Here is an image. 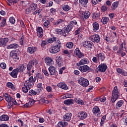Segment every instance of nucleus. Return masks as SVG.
<instances>
[{
    "mask_svg": "<svg viewBox=\"0 0 127 127\" xmlns=\"http://www.w3.org/2000/svg\"><path fill=\"white\" fill-rule=\"evenodd\" d=\"M73 46H74V44L72 42H69L66 44V47L68 49H72L73 48Z\"/></svg>",
    "mask_w": 127,
    "mask_h": 127,
    "instance_id": "09e8293b",
    "label": "nucleus"
},
{
    "mask_svg": "<svg viewBox=\"0 0 127 127\" xmlns=\"http://www.w3.org/2000/svg\"><path fill=\"white\" fill-rule=\"evenodd\" d=\"M41 101L42 102V103H44V104H49L50 103V101L48 100H46L44 98H42L41 99Z\"/></svg>",
    "mask_w": 127,
    "mask_h": 127,
    "instance_id": "680f3d73",
    "label": "nucleus"
},
{
    "mask_svg": "<svg viewBox=\"0 0 127 127\" xmlns=\"http://www.w3.org/2000/svg\"><path fill=\"white\" fill-rule=\"evenodd\" d=\"M73 99H67L64 101V103L67 106H70V105H73Z\"/></svg>",
    "mask_w": 127,
    "mask_h": 127,
    "instance_id": "c9c22d12",
    "label": "nucleus"
},
{
    "mask_svg": "<svg viewBox=\"0 0 127 127\" xmlns=\"http://www.w3.org/2000/svg\"><path fill=\"white\" fill-rule=\"evenodd\" d=\"M120 95V90L118 89V87H114L112 91V97L111 98V101L113 103H115L116 101L119 99Z\"/></svg>",
    "mask_w": 127,
    "mask_h": 127,
    "instance_id": "f03ea898",
    "label": "nucleus"
},
{
    "mask_svg": "<svg viewBox=\"0 0 127 127\" xmlns=\"http://www.w3.org/2000/svg\"><path fill=\"white\" fill-rule=\"evenodd\" d=\"M124 103H125V102L124 101V100H120V101H119L117 103V104H116V105L115 106L116 108L117 109H120V108H121V107H122V106H123V105H124Z\"/></svg>",
    "mask_w": 127,
    "mask_h": 127,
    "instance_id": "f704fd0d",
    "label": "nucleus"
},
{
    "mask_svg": "<svg viewBox=\"0 0 127 127\" xmlns=\"http://www.w3.org/2000/svg\"><path fill=\"white\" fill-rule=\"evenodd\" d=\"M88 116V114L86 113V112L81 111L79 112V113L78 114L77 118L79 120H85L86 118H87Z\"/></svg>",
    "mask_w": 127,
    "mask_h": 127,
    "instance_id": "1a4fd4ad",
    "label": "nucleus"
},
{
    "mask_svg": "<svg viewBox=\"0 0 127 127\" xmlns=\"http://www.w3.org/2000/svg\"><path fill=\"white\" fill-rule=\"evenodd\" d=\"M92 25L94 32H97V31L99 30V23H98L97 22H94Z\"/></svg>",
    "mask_w": 127,
    "mask_h": 127,
    "instance_id": "c756f323",
    "label": "nucleus"
},
{
    "mask_svg": "<svg viewBox=\"0 0 127 127\" xmlns=\"http://www.w3.org/2000/svg\"><path fill=\"white\" fill-rule=\"evenodd\" d=\"M19 46L18 44L13 43L7 46L6 48L7 49H16V48H18Z\"/></svg>",
    "mask_w": 127,
    "mask_h": 127,
    "instance_id": "4be33fe9",
    "label": "nucleus"
},
{
    "mask_svg": "<svg viewBox=\"0 0 127 127\" xmlns=\"http://www.w3.org/2000/svg\"><path fill=\"white\" fill-rule=\"evenodd\" d=\"M78 84L82 87L86 88V87H88L90 83L89 82V80L88 79L83 77H80L78 80Z\"/></svg>",
    "mask_w": 127,
    "mask_h": 127,
    "instance_id": "39448f33",
    "label": "nucleus"
},
{
    "mask_svg": "<svg viewBox=\"0 0 127 127\" xmlns=\"http://www.w3.org/2000/svg\"><path fill=\"white\" fill-rule=\"evenodd\" d=\"M9 21H10V23H12L13 24L15 23V19L13 17H10L9 18Z\"/></svg>",
    "mask_w": 127,
    "mask_h": 127,
    "instance_id": "e2e57ef3",
    "label": "nucleus"
},
{
    "mask_svg": "<svg viewBox=\"0 0 127 127\" xmlns=\"http://www.w3.org/2000/svg\"><path fill=\"white\" fill-rule=\"evenodd\" d=\"M55 46L51 47L49 49L50 53H52L53 54L58 53V52L60 51V49L62 45V43L60 42V40L59 39H57V40L55 42Z\"/></svg>",
    "mask_w": 127,
    "mask_h": 127,
    "instance_id": "f257e3e1",
    "label": "nucleus"
},
{
    "mask_svg": "<svg viewBox=\"0 0 127 127\" xmlns=\"http://www.w3.org/2000/svg\"><path fill=\"white\" fill-rule=\"evenodd\" d=\"M75 103H77L78 105H84V101L80 98H76L74 99Z\"/></svg>",
    "mask_w": 127,
    "mask_h": 127,
    "instance_id": "37998d69",
    "label": "nucleus"
},
{
    "mask_svg": "<svg viewBox=\"0 0 127 127\" xmlns=\"http://www.w3.org/2000/svg\"><path fill=\"white\" fill-rule=\"evenodd\" d=\"M90 61L87 58L81 59L79 63H77V66H81V65H85V64H89Z\"/></svg>",
    "mask_w": 127,
    "mask_h": 127,
    "instance_id": "2eb2a0df",
    "label": "nucleus"
},
{
    "mask_svg": "<svg viewBox=\"0 0 127 127\" xmlns=\"http://www.w3.org/2000/svg\"><path fill=\"white\" fill-rule=\"evenodd\" d=\"M97 57L99 60H101V61H104L105 60L106 57H105V55L103 54H99L97 55Z\"/></svg>",
    "mask_w": 127,
    "mask_h": 127,
    "instance_id": "49530a36",
    "label": "nucleus"
},
{
    "mask_svg": "<svg viewBox=\"0 0 127 127\" xmlns=\"http://www.w3.org/2000/svg\"><path fill=\"white\" fill-rule=\"evenodd\" d=\"M72 28H73V27L71 26L69 24L67 26V27H66L65 29H64V30H65V31L66 32V33H69V32H70V31H71V30H72Z\"/></svg>",
    "mask_w": 127,
    "mask_h": 127,
    "instance_id": "3c124183",
    "label": "nucleus"
},
{
    "mask_svg": "<svg viewBox=\"0 0 127 127\" xmlns=\"http://www.w3.org/2000/svg\"><path fill=\"white\" fill-rule=\"evenodd\" d=\"M57 39H58L56 37H53L49 39V40H48V42L49 43H52L53 42H54V41H55V42H56V41H57Z\"/></svg>",
    "mask_w": 127,
    "mask_h": 127,
    "instance_id": "5fc2aeb1",
    "label": "nucleus"
},
{
    "mask_svg": "<svg viewBox=\"0 0 127 127\" xmlns=\"http://www.w3.org/2000/svg\"><path fill=\"white\" fill-rule=\"evenodd\" d=\"M0 66L1 69H6V64L4 63H1L0 64Z\"/></svg>",
    "mask_w": 127,
    "mask_h": 127,
    "instance_id": "0e129e2a",
    "label": "nucleus"
},
{
    "mask_svg": "<svg viewBox=\"0 0 127 127\" xmlns=\"http://www.w3.org/2000/svg\"><path fill=\"white\" fill-rule=\"evenodd\" d=\"M83 45L84 47H85V48L92 49V47H93V42L90 41H85L83 42Z\"/></svg>",
    "mask_w": 127,
    "mask_h": 127,
    "instance_id": "dca6fc26",
    "label": "nucleus"
},
{
    "mask_svg": "<svg viewBox=\"0 0 127 127\" xmlns=\"http://www.w3.org/2000/svg\"><path fill=\"white\" fill-rule=\"evenodd\" d=\"M7 1L8 5H9V6H11L12 5H14L18 2V0H7Z\"/></svg>",
    "mask_w": 127,
    "mask_h": 127,
    "instance_id": "c85d7f7f",
    "label": "nucleus"
},
{
    "mask_svg": "<svg viewBox=\"0 0 127 127\" xmlns=\"http://www.w3.org/2000/svg\"><path fill=\"white\" fill-rule=\"evenodd\" d=\"M124 124L125 126H127V116L123 118Z\"/></svg>",
    "mask_w": 127,
    "mask_h": 127,
    "instance_id": "774afa93",
    "label": "nucleus"
},
{
    "mask_svg": "<svg viewBox=\"0 0 127 127\" xmlns=\"http://www.w3.org/2000/svg\"><path fill=\"white\" fill-rule=\"evenodd\" d=\"M37 9V4L32 3L30 4L29 7L25 9V12L26 14H29V13L33 12V11H35Z\"/></svg>",
    "mask_w": 127,
    "mask_h": 127,
    "instance_id": "20e7f679",
    "label": "nucleus"
},
{
    "mask_svg": "<svg viewBox=\"0 0 127 127\" xmlns=\"http://www.w3.org/2000/svg\"><path fill=\"white\" fill-rule=\"evenodd\" d=\"M64 121L66 122H70L71 121V118H72V114L71 113H66L64 116Z\"/></svg>",
    "mask_w": 127,
    "mask_h": 127,
    "instance_id": "aec40b11",
    "label": "nucleus"
},
{
    "mask_svg": "<svg viewBox=\"0 0 127 127\" xmlns=\"http://www.w3.org/2000/svg\"><path fill=\"white\" fill-rule=\"evenodd\" d=\"M36 77L38 79H40V80H44V76L40 73H38L36 74Z\"/></svg>",
    "mask_w": 127,
    "mask_h": 127,
    "instance_id": "6e6d98bb",
    "label": "nucleus"
},
{
    "mask_svg": "<svg viewBox=\"0 0 127 127\" xmlns=\"http://www.w3.org/2000/svg\"><path fill=\"white\" fill-rule=\"evenodd\" d=\"M56 62L59 66H61L62 65H63V62H62V57L61 56H58L56 58Z\"/></svg>",
    "mask_w": 127,
    "mask_h": 127,
    "instance_id": "b1692460",
    "label": "nucleus"
},
{
    "mask_svg": "<svg viewBox=\"0 0 127 127\" xmlns=\"http://www.w3.org/2000/svg\"><path fill=\"white\" fill-rule=\"evenodd\" d=\"M37 36L39 37H42L43 36V29L41 27H38L37 28Z\"/></svg>",
    "mask_w": 127,
    "mask_h": 127,
    "instance_id": "5701e85b",
    "label": "nucleus"
},
{
    "mask_svg": "<svg viewBox=\"0 0 127 127\" xmlns=\"http://www.w3.org/2000/svg\"><path fill=\"white\" fill-rule=\"evenodd\" d=\"M9 117L6 115H2L0 117V122H3L8 121Z\"/></svg>",
    "mask_w": 127,
    "mask_h": 127,
    "instance_id": "473e14b6",
    "label": "nucleus"
},
{
    "mask_svg": "<svg viewBox=\"0 0 127 127\" xmlns=\"http://www.w3.org/2000/svg\"><path fill=\"white\" fill-rule=\"evenodd\" d=\"M98 72H106V70H107L108 66L105 64H101L98 66Z\"/></svg>",
    "mask_w": 127,
    "mask_h": 127,
    "instance_id": "9b49d317",
    "label": "nucleus"
},
{
    "mask_svg": "<svg viewBox=\"0 0 127 127\" xmlns=\"http://www.w3.org/2000/svg\"><path fill=\"white\" fill-rule=\"evenodd\" d=\"M82 31V28H78L75 32L74 34L75 35H78Z\"/></svg>",
    "mask_w": 127,
    "mask_h": 127,
    "instance_id": "bf43d9fd",
    "label": "nucleus"
},
{
    "mask_svg": "<svg viewBox=\"0 0 127 127\" xmlns=\"http://www.w3.org/2000/svg\"><path fill=\"white\" fill-rule=\"evenodd\" d=\"M6 86H7V88L11 89V90H13V91H15V86H14L13 84H12L11 82H7L6 84Z\"/></svg>",
    "mask_w": 127,
    "mask_h": 127,
    "instance_id": "72a5a7b5",
    "label": "nucleus"
},
{
    "mask_svg": "<svg viewBox=\"0 0 127 127\" xmlns=\"http://www.w3.org/2000/svg\"><path fill=\"white\" fill-rule=\"evenodd\" d=\"M3 96L5 98V100L6 102H7V103L12 102L13 103V104H14V105H16V104H17V103H16V100L11 97V96L9 94L6 93H3Z\"/></svg>",
    "mask_w": 127,
    "mask_h": 127,
    "instance_id": "423d86ee",
    "label": "nucleus"
},
{
    "mask_svg": "<svg viewBox=\"0 0 127 127\" xmlns=\"http://www.w3.org/2000/svg\"><path fill=\"white\" fill-rule=\"evenodd\" d=\"M88 2H89L88 0H79V3H80L82 6H86Z\"/></svg>",
    "mask_w": 127,
    "mask_h": 127,
    "instance_id": "a18cd8bd",
    "label": "nucleus"
},
{
    "mask_svg": "<svg viewBox=\"0 0 127 127\" xmlns=\"http://www.w3.org/2000/svg\"><path fill=\"white\" fill-rule=\"evenodd\" d=\"M18 123L20 126V127H28L27 126L23 125V121L20 119L18 120Z\"/></svg>",
    "mask_w": 127,
    "mask_h": 127,
    "instance_id": "864d4df0",
    "label": "nucleus"
},
{
    "mask_svg": "<svg viewBox=\"0 0 127 127\" xmlns=\"http://www.w3.org/2000/svg\"><path fill=\"white\" fill-rule=\"evenodd\" d=\"M106 10H108V7H107V6L105 5H103L101 7V11L102 12H105V11H106Z\"/></svg>",
    "mask_w": 127,
    "mask_h": 127,
    "instance_id": "052dcab7",
    "label": "nucleus"
},
{
    "mask_svg": "<svg viewBox=\"0 0 127 127\" xmlns=\"http://www.w3.org/2000/svg\"><path fill=\"white\" fill-rule=\"evenodd\" d=\"M36 81V77L31 76L29 78V80L26 81L28 83H34Z\"/></svg>",
    "mask_w": 127,
    "mask_h": 127,
    "instance_id": "de8ad7c7",
    "label": "nucleus"
},
{
    "mask_svg": "<svg viewBox=\"0 0 127 127\" xmlns=\"http://www.w3.org/2000/svg\"><path fill=\"white\" fill-rule=\"evenodd\" d=\"M36 51H37V48L35 47H29L27 48V52L30 54H33Z\"/></svg>",
    "mask_w": 127,
    "mask_h": 127,
    "instance_id": "412c9836",
    "label": "nucleus"
},
{
    "mask_svg": "<svg viewBox=\"0 0 127 127\" xmlns=\"http://www.w3.org/2000/svg\"><path fill=\"white\" fill-rule=\"evenodd\" d=\"M57 86L58 87H59V88H61L64 90H68V86H67V85H66L65 83L61 82L60 83H58L57 84Z\"/></svg>",
    "mask_w": 127,
    "mask_h": 127,
    "instance_id": "a878e982",
    "label": "nucleus"
},
{
    "mask_svg": "<svg viewBox=\"0 0 127 127\" xmlns=\"http://www.w3.org/2000/svg\"><path fill=\"white\" fill-rule=\"evenodd\" d=\"M37 87L38 88L36 90L38 93H40L42 92V91L43 90V87L42 86V83H38L37 85Z\"/></svg>",
    "mask_w": 127,
    "mask_h": 127,
    "instance_id": "4c0bfd02",
    "label": "nucleus"
},
{
    "mask_svg": "<svg viewBox=\"0 0 127 127\" xmlns=\"http://www.w3.org/2000/svg\"><path fill=\"white\" fill-rule=\"evenodd\" d=\"M58 127H65L68 126V123L66 121H59L57 124Z\"/></svg>",
    "mask_w": 127,
    "mask_h": 127,
    "instance_id": "393cba45",
    "label": "nucleus"
},
{
    "mask_svg": "<svg viewBox=\"0 0 127 127\" xmlns=\"http://www.w3.org/2000/svg\"><path fill=\"white\" fill-rule=\"evenodd\" d=\"M31 89V83L26 81L22 85V90L24 93H27Z\"/></svg>",
    "mask_w": 127,
    "mask_h": 127,
    "instance_id": "0eeeda50",
    "label": "nucleus"
},
{
    "mask_svg": "<svg viewBox=\"0 0 127 127\" xmlns=\"http://www.w3.org/2000/svg\"><path fill=\"white\" fill-rule=\"evenodd\" d=\"M92 113H93L95 116L96 117H100L101 116V110L98 106H95L92 109Z\"/></svg>",
    "mask_w": 127,
    "mask_h": 127,
    "instance_id": "f8f14e48",
    "label": "nucleus"
},
{
    "mask_svg": "<svg viewBox=\"0 0 127 127\" xmlns=\"http://www.w3.org/2000/svg\"><path fill=\"white\" fill-rule=\"evenodd\" d=\"M56 32H57V34L59 35H61V34H62V30L61 29H57Z\"/></svg>",
    "mask_w": 127,
    "mask_h": 127,
    "instance_id": "338daca9",
    "label": "nucleus"
},
{
    "mask_svg": "<svg viewBox=\"0 0 127 127\" xmlns=\"http://www.w3.org/2000/svg\"><path fill=\"white\" fill-rule=\"evenodd\" d=\"M117 71L119 74H121V75H123V76H127V71L122 68H118L117 69Z\"/></svg>",
    "mask_w": 127,
    "mask_h": 127,
    "instance_id": "bb28decb",
    "label": "nucleus"
},
{
    "mask_svg": "<svg viewBox=\"0 0 127 127\" xmlns=\"http://www.w3.org/2000/svg\"><path fill=\"white\" fill-rule=\"evenodd\" d=\"M48 70L50 72V75H54L57 74V71H56V68L55 67L51 65L50 67H49Z\"/></svg>",
    "mask_w": 127,
    "mask_h": 127,
    "instance_id": "f3484780",
    "label": "nucleus"
},
{
    "mask_svg": "<svg viewBox=\"0 0 127 127\" xmlns=\"http://www.w3.org/2000/svg\"><path fill=\"white\" fill-rule=\"evenodd\" d=\"M62 8L64 10V11L67 12L69 11V10H71V7L68 4H64L62 6Z\"/></svg>",
    "mask_w": 127,
    "mask_h": 127,
    "instance_id": "2f4dec72",
    "label": "nucleus"
},
{
    "mask_svg": "<svg viewBox=\"0 0 127 127\" xmlns=\"http://www.w3.org/2000/svg\"><path fill=\"white\" fill-rule=\"evenodd\" d=\"M82 14H83V16L85 19H87L91 15L89 11H86L85 12H82Z\"/></svg>",
    "mask_w": 127,
    "mask_h": 127,
    "instance_id": "79ce46f5",
    "label": "nucleus"
},
{
    "mask_svg": "<svg viewBox=\"0 0 127 127\" xmlns=\"http://www.w3.org/2000/svg\"><path fill=\"white\" fill-rule=\"evenodd\" d=\"M106 121V115H104L103 116V117L101 119V122L100 123V126L101 127H103L104 124H105V122Z\"/></svg>",
    "mask_w": 127,
    "mask_h": 127,
    "instance_id": "603ef678",
    "label": "nucleus"
},
{
    "mask_svg": "<svg viewBox=\"0 0 127 127\" xmlns=\"http://www.w3.org/2000/svg\"><path fill=\"white\" fill-rule=\"evenodd\" d=\"M46 91L48 92V93H50L52 92V87L50 86H47L46 88Z\"/></svg>",
    "mask_w": 127,
    "mask_h": 127,
    "instance_id": "69168bd1",
    "label": "nucleus"
},
{
    "mask_svg": "<svg viewBox=\"0 0 127 127\" xmlns=\"http://www.w3.org/2000/svg\"><path fill=\"white\" fill-rule=\"evenodd\" d=\"M89 38V40H91L92 42H96V43L100 42V38L98 34L91 35Z\"/></svg>",
    "mask_w": 127,
    "mask_h": 127,
    "instance_id": "6e6552de",
    "label": "nucleus"
},
{
    "mask_svg": "<svg viewBox=\"0 0 127 127\" xmlns=\"http://www.w3.org/2000/svg\"><path fill=\"white\" fill-rule=\"evenodd\" d=\"M10 56L12 57L13 59H16L17 60H19V58L17 56V54L14 53L13 51H11L10 53Z\"/></svg>",
    "mask_w": 127,
    "mask_h": 127,
    "instance_id": "e433bc0d",
    "label": "nucleus"
},
{
    "mask_svg": "<svg viewBox=\"0 0 127 127\" xmlns=\"http://www.w3.org/2000/svg\"><path fill=\"white\" fill-rule=\"evenodd\" d=\"M74 55H76L78 58H83V57H84L85 56L84 54L81 52L79 48H76L75 49L74 51Z\"/></svg>",
    "mask_w": 127,
    "mask_h": 127,
    "instance_id": "9d476101",
    "label": "nucleus"
},
{
    "mask_svg": "<svg viewBox=\"0 0 127 127\" xmlns=\"http://www.w3.org/2000/svg\"><path fill=\"white\" fill-rule=\"evenodd\" d=\"M7 42H8V38H7L0 39V47H4Z\"/></svg>",
    "mask_w": 127,
    "mask_h": 127,
    "instance_id": "6ab92c4d",
    "label": "nucleus"
},
{
    "mask_svg": "<svg viewBox=\"0 0 127 127\" xmlns=\"http://www.w3.org/2000/svg\"><path fill=\"white\" fill-rule=\"evenodd\" d=\"M63 23H64V20L62 19H59L54 23V25H56V26H58V25L63 24Z\"/></svg>",
    "mask_w": 127,
    "mask_h": 127,
    "instance_id": "cd10ccee",
    "label": "nucleus"
},
{
    "mask_svg": "<svg viewBox=\"0 0 127 127\" xmlns=\"http://www.w3.org/2000/svg\"><path fill=\"white\" fill-rule=\"evenodd\" d=\"M109 17H103L101 19V22L103 24H107L109 21Z\"/></svg>",
    "mask_w": 127,
    "mask_h": 127,
    "instance_id": "c03bdc74",
    "label": "nucleus"
},
{
    "mask_svg": "<svg viewBox=\"0 0 127 127\" xmlns=\"http://www.w3.org/2000/svg\"><path fill=\"white\" fill-rule=\"evenodd\" d=\"M39 92L37 91V90H36V91H34L33 89L30 90L29 91V96H35L37 95V94H39Z\"/></svg>",
    "mask_w": 127,
    "mask_h": 127,
    "instance_id": "ea45409f",
    "label": "nucleus"
},
{
    "mask_svg": "<svg viewBox=\"0 0 127 127\" xmlns=\"http://www.w3.org/2000/svg\"><path fill=\"white\" fill-rule=\"evenodd\" d=\"M78 70H80L82 73H85V72H87L90 70V67L87 65H84L82 66H78Z\"/></svg>",
    "mask_w": 127,
    "mask_h": 127,
    "instance_id": "4468645a",
    "label": "nucleus"
},
{
    "mask_svg": "<svg viewBox=\"0 0 127 127\" xmlns=\"http://www.w3.org/2000/svg\"><path fill=\"white\" fill-rule=\"evenodd\" d=\"M19 73V70L18 68L14 69L12 72H10L9 74L12 78H17V75Z\"/></svg>",
    "mask_w": 127,
    "mask_h": 127,
    "instance_id": "ddd939ff",
    "label": "nucleus"
},
{
    "mask_svg": "<svg viewBox=\"0 0 127 127\" xmlns=\"http://www.w3.org/2000/svg\"><path fill=\"white\" fill-rule=\"evenodd\" d=\"M45 63H46L47 66H51L54 62H53V60L51 58L46 57L45 59Z\"/></svg>",
    "mask_w": 127,
    "mask_h": 127,
    "instance_id": "a211bd4d",
    "label": "nucleus"
},
{
    "mask_svg": "<svg viewBox=\"0 0 127 127\" xmlns=\"http://www.w3.org/2000/svg\"><path fill=\"white\" fill-rule=\"evenodd\" d=\"M119 2L118 1H115L112 3L111 6L112 10H116L119 6Z\"/></svg>",
    "mask_w": 127,
    "mask_h": 127,
    "instance_id": "7c9ffc66",
    "label": "nucleus"
},
{
    "mask_svg": "<svg viewBox=\"0 0 127 127\" xmlns=\"http://www.w3.org/2000/svg\"><path fill=\"white\" fill-rule=\"evenodd\" d=\"M34 103H35V101L32 100L28 102V103H26L24 106V108H29V107H31L34 104Z\"/></svg>",
    "mask_w": 127,
    "mask_h": 127,
    "instance_id": "a19ab883",
    "label": "nucleus"
},
{
    "mask_svg": "<svg viewBox=\"0 0 127 127\" xmlns=\"http://www.w3.org/2000/svg\"><path fill=\"white\" fill-rule=\"evenodd\" d=\"M38 64V61L36 59H33L29 62V63L27 65V69L28 71H30V70H33L34 69V65H36Z\"/></svg>",
    "mask_w": 127,
    "mask_h": 127,
    "instance_id": "7ed1b4c3",
    "label": "nucleus"
},
{
    "mask_svg": "<svg viewBox=\"0 0 127 127\" xmlns=\"http://www.w3.org/2000/svg\"><path fill=\"white\" fill-rule=\"evenodd\" d=\"M77 21L73 20L72 21H71L69 23V24L73 27L75 26V25H77Z\"/></svg>",
    "mask_w": 127,
    "mask_h": 127,
    "instance_id": "4d7b16f0",
    "label": "nucleus"
},
{
    "mask_svg": "<svg viewBox=\"0 0 127 127\" xmlns=\"http://www.w3.org/2000/svg\"><path fill=\"white\" fill-rule=\"evenodd\" d=\"M123 50L124 44L122 43L119 47V50L116 52L117 55H121V52H123Z\"/></svg>",
    "mask_w": 127,
    "mask_h": 127,
    "instance_id": "58836bf2",
    "label": "nucleus"
},
{
    "mask_svg": "<svg viewBox=\"0 0 127 127\" xmlns=\"http://www.w3.org/2000/svg\"><path fill=\"white\" fill-rule=\"evenodd\" d=\"M6 22V19L5 18H3L2 19V21L0 23V26L1 27H4V26H5V23Z\"/></svg>",
    "mask_w": 127,
    "mask_h": 127,
    "instance_id": "13d9d810",
    "label": "nucleus"
},
{
    "mask_svg": "<svg viewBox=\"0 0 127 127\" xmlns=\"http://www.w3.org/2000/svg\"><path fill=\"white\" fill-rule=\"evenodd\" d=\"M26 68V67H25V66H24L23 64H21L19 67L17 68V69H18L19 72H23Z\"/></svg>",
    "mask_w": 127,
    "mask_h": 127,
    "instance_id": "8fccbe9b",
    "label": "nucleus"
}]
</instances>
